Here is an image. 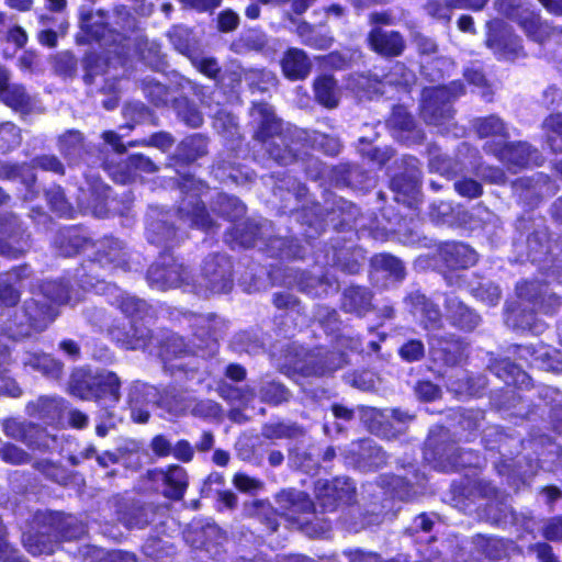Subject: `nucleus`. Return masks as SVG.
<instances>
[{"label":"nucleus","mask_w":562,"mask_h":562,"mask_svg":"<svg viewBox=\"0 0 562 562\" xmlns=\"http://www.w3.org/2000/svg\"><path fill=\"white\" fill-rule=\"evenodd\" d=\"M249 113L257 119L252 134L261 148L279 166H290L299 160L300 138L285 126L266 101H252Z\"/></svg>","instance_id":"obj_1"},{"label":"nucleus","mask_w":562,"mask_h":562,"mask_svg":"<svg viewBox=\"0 0 562 562\" xmlns=\"http://www.w3.org/2000/svg\"><path fill=\"white\" fill-rule=\"evenodd\" d=\"M86 533L85 524L76 516L60 512L36 513L33 531L24 546L32 555H50L63 541L80 539Z\"/></svg>","instance_id":"obj_2"},{"label":"nucleus","mask_w":562,"mask_h":562,"mask_svg":"<svg viewBox=\"0 0 562 562\" xmlns=\"http://www.w3.org/2000/svg\"><path fill=\"white\" fill-rule=\"evenodd\" d=\"M176 235L177 228L166 222H159L153 228H147L148 243L164 247L157 260L149 266L146 272V280L151 288L165 291L191 282L188 267L169 250Z\"/></svg>","instance_id":"obj_3"},{"label":"nucleus","mask_w":562,"mask_h":562,"mask_svg":"<svg viewBox=\"0 0 562 562\" xmlns=\"http://www.w3.org/2000/svg\"><path fill=\"white\" fill-rule=\"evenodd\" d=\"M518 305L510 310L509 318L517 328L532 329L537 313L553 315L561 305L560 297L548 293L546 284L536 279H522L515 285Z\"/></svg>","instance_id":"obj_4"},{"label":"nucleus","mask_w":562,"mask_h":562,"mask_svg":"<svg viewBox=\"0 0 562 562\" xmlns=\"http://www.w3.org/2000/svg\"><path fill=\"white\" fill-rule=\"evenodd\" d=\"M389 187L394 193L395 202L407 210L406 213L398 211L392 215L383 213V216L391 224V229L400 232L406 229L409 224L419 218L420 183L415 177L406 172H397L391 177Z\"/></svg>","instance_id":"obj_5"},{"label":"nucleus","mask_w":562,"mask_h":562,"mask_svg":"<svg viewBox=\"0 0 562 562\" xmlns=\"http://www.w3.org/2000/svg\"><path fill=\"white\" fill-rule=\"evenodd\" d=\"M188 487V472L176 463L165 468L148 469L143 474V493L159 495L171 502L182 501Z\"/></svg>","instance_id":"obj_6"},{"label":"nucleus","mask_w":562,"mask_h":562,"mask_svg":"<svg viewBox=\"0 0 562 562\" xmlns=\"http://www.w3.org/2000/svg\"><path fill=\"white\" fill-rule=\"evenodd\" d=\"M497 10L515 21L529 40L542 44L549 38V25L529 0H497Z\"/></svg>","instance_id":"obj_7"},{"label":"nucleus","mask_w":562,"mask_h":562,"mask_svg":"<svg viewBox=\"0 0 562 562\" xmlns=\"http://www.w3.org/2000/svg\"><path fill=\"white\" fill-rule=\"evenodd\" d=\"M484 44L498 60H515L526 56L521 38L499 18L486 22Z\"/></svg>","instance_id":"obj_8"},{"label":"nucleus","mask_w":562,"mask_h":562,"mask_svg":"<svg viewBox=\"0 0 562 562\" xmlns=\"http://www.w3.org/2000/svg\"><path fill=\"white\" fill-rule=\"evenodd\" d=\"M313 491L316 504L323 513H333L342 506L351 505L357 495L353 483L339 476L316 480Z\"/></svg>","instance_id":"obj_9"},{"label":"nucleus","mask_w":562,"mask_h":562,"mask_svg":"<svg viewBox=\"0 0 562 562\" xmlns=\"http://www.w3.org/2000/svg\"><path fill=\"white\" fill-rule=\"evenodd\" d=\"M346 363H348V359L345 352L317 346L297 361V372L305 378H321L333 374Z\"/></svg>","instance_id":"obj_10"},{"label":"nucleus","mask_w":562,"mask_h":562,"mask_svg":"<svg viewBox=\"0 0 562 562\" xmlns=\"http://www.w3.org/2000/svg\"><path fill=\"white\" fill-rule=\"evenodd\" d=\"M1 426L8 438L24 443L33 451L45 452L49 450L50 441L55 440V437L49 435L46 427L33 422L8 417L2 420Z\"/></svg>","instance_id":"obj_11"},{"label":"nucleus","mask_w":562,"mask_h":562,"mask_svg":"<svg viewBox=\"0 0 562 562\" xmlns=\"http://www.w3.org/2000/svg\"><path fill=\"white\" fill-rule=\"evenodd\" d=\"M461 454L457 440L451 437L450 431L443 426H440L438 431L427 438L424 456L436 468L446 470L458 467Z\"/></svg>","instance_id":"obj_12"},{"label":"nucleus","mask_w":562,"mask_h":562,"mask_svg":"<svg viewBox=\"0 0 562 562\" xmlns=\"http://www.w3.org/2000/svg\"><path fill=\"white\" fill-rule=\"evenodd\" d=\"M0 256L7 259H19L26 252L31 235L13 212L0 214Z\"/></svg>","instance_id":"obj_13"},{"label":"nucleus","mask_w":562,"mask_h":562,"mask_svg":"<svg viewBox=\"0 0 562 562\" xmlns=\"http://www.w3.org/2000/svg\"><path fill=\"white\" fill-rule=\"evenodd\" d=\"M201 277L204 286L212 293H228L234 285L233 263L225 255L210 254L203 260Z\"/></svg>","instance_id":"obj_14"},{"label":"nucleus","mask_w":562,"mask_h":562,"mask_svg":"<svg viewBox=\"0 0 562 562\" xmlns=\"http://www.w3.org/2000/svg\"><path fill=\"white\" fill-rule=\"evenodd\" d=\"M483 150L487 155L495 156L509 170H521L528 168L531 162V155L537 153L530 144L522 140L515 142H494L487 140L483 145Z\"/></svg>","instance_id":"obj_15"},{"label":"nucleus","mask_w":562,"mask_h":562,"mask_svg":"<svg viewBox=\"0 0 562 562\" xmlns=\"http://www.w3.org/2000/svg\"><path fill=\"white\" fill-rule=\"evenodd\" d=\"M88 267L94 265L111 272L132 270L133 259L123 243L114 237L104 238L101 246L87 259Z\"/></svg>","instance_id":"obj_16"},{"label":"nucleus","mask_w":562,"mask_h":562,"mask_svg":"<svg viewBox=\"0 0 562 562\" xmlns=\"http://www.w3.org/2000/svg\"><path fill=\"white\" fill-rule=\"evenodd\" d=\"M367 47L384 59L402 56L406 49L404 35L397 30L372 26L366 36Z\"/></svg>","instance_id":"obj_17"},{"label":"nucleus","mask_w":562,"mask_h":562,"mask_svg":"<svg viewBox=\"0 0 562 562\" xmlns=\"http://www.w3.org/2000/svg\"><path fill=\"white\" fill-rule=\"evenodd\" d=\"M404 303L414 315L419 314L420 326L426 331H436L443 328V315L437 303L420 291L409 292Z\"/></svg>","instance_id":"obj_18"},{"label":"nucleus","mask_w":562,"mask_h":562,"mask_svg":"<svg viewBox=\"0 0 562 562\" xmlns=\"http://www.w3.org/2000/svg\"><path fill=\"white\" fill-rule=\"evenodd\" d=\"M437 255L450 271L467 270L479 261V255L469 244L457 240L442 241L437 247Z\"/></svg>","instance_id":"obj_19"},{"label":"nucleus","mask_w":562,"mask_h":562,"mask_svg":"<svg viewBox=\"0 0 562 562\" xmlns=\"http://www.w3.org/2000/svg\"><path fill=\"white\" fill-rule=\"evenodd\" d=\"M30 164L27 161H11L0 159V180H19L24 187V191L19 199L22 202H31L38 198L37 176L35 172H27Z\"/></svg>","instance_id":"obj_20"},{"label":"nucleus","mask_w":562,"mask_h":562,"mask_svg":"<svg viewBox=\"0 0 562 562\" xmlns=\"http://www.w3.org/2000/svg\"><path fill=\"white\" fill-rule=\"evenodd\" d=\"M427 341L432 356L447 367L461 363L465 351L462 338L454 334L427 335Z\"/></svg>","instance_id":"obj_21"},{"label":"nucleus","mask_w":562,"mask_h":562,"mask_svg":"<svg viewBox=\"0 0 562 562\" xmlns=\"http://www.w3.org/2000/svg\"><path fill=\"white\" fill-rule=\"evenodd\" d=\"M207 144L209 138L200 133L182 138L175 153L169 157L170 166L179 171V169L192 165L207 154Z\"/></svg>","instance_id":"obj_22"},{"label":"nucleus","mask_w":562,"mask_h":562,"mask_svg":"<svg viewBox=\"0 0 562 562\" xmlns=\"http://www.w3.org/2000/svg\"><path fill=\"white\" fill-rule=\"evenodd\" d=\"M526 236L527 257L531 261H540L551 251V231L544 223L536 224L533 218L522 221Z\"/></svg>","instance_id":"obj_23"},{"label":"nucleus","mask_w":562,"mask_h":562,"mask_svg":"<svg viewBox=\"0 0 562 562\" xmlns=\"http://www.w3.org/2000/svg\"><path fill=\"white\" fill-rule=\"evenodd\" d=\"M549 181V176L538 172L531 177H519L514 179L510 187L519 202L532 210L538 207L542 202V188Z\"/></svg>","instance_id":"obj_24"},{"label":"nucleus","mask_w":562,"mask_h":562,"mask_svg":"<svg viewBox=\"0 0 562 562\" xmlns=\"http://www.w3.org/2000/svg\"><path fill=\"white\" fill-rule=\"evenodd\" d=\"M449 97L437 91V86L424 90L422 104L423 115L426 123L440 125L452 117L453 110Z\"/></svg>","instance_id":"obj_25"},{"label":"nucleus","mask_w":562,"mask_h":562,"mask_svg":"<svg viewBox=\"0 0 562 562\" xmlns=\"http://www.w3.org/2000/svg\"><path fill=\"white\" fill-rule=\"evenodd\" d=\"M443 307L450 324L460 330L472 331L481 322V316L454 294L446 295Z\"/></svg>","instance_id":"obj_26"},{"label":"nucleus","mask_w":562,"mask_h":562,"mask_svg":"<svg viewBox=\"0 0 562 562\" xmlns=\"http://www.w3.org/2000/svg\"><path fill=\"white\" fill-rule=\"evenodd\" d=\"M54 244L58 254L66 258L75 257L88 246H93L92 239L86 235L85 228L80 225L59 228Z\"/></svg>","instance_id":"obj_27"},{"label":"nucleus","mask_w":562,"mask_h":562,"mask_svg":"<svg viewBox=\"0 0 562 562\" xmlns=\"http://www.w3.org/2000/svg\"><path fill=\"white\" fill-rule=\"evenodd\" d=\"M80 29L83 33L82 43L86 44L102 43L109 40L115 41L114 34L120 35L111 29L102 11H98L97 16L90 10L81 12Z\"/></svg>","instance_id":"obj_28"},{"label":"nucleus","mask_w":562,"mask_h":562,"mask_svg":"<svg viewBox=\"0 0 562 562\" xmlns=\"http://www.w3.org/2000/svg\"><path fill=\"white\" fill-rule=\"evenodd\" d=\"M340 310L358 317L366 316L374 310L373 292L363 285L347 286L341 293Z\"/></svg>","instance_id":"obj_29"},{"label":"nucleus","mask_w":562,"mask_h":562,"mask_svg":"<svg viewBox=\"0 0 562 562\" xmlns=\"http://www.w3.org/2000/svg\"><path fill=\"white\" fill-rule=\"evenodd\" d=\"M176 213L179 220L192 228L210 232L215 226L205 203L199 196L190 201L183 199Z\"/></svg>","instance_id":"obj_30"},{"label":"nucleus","mask_w":562,"mask_h":562,"mask_svg":"<svg viewBox=\"0 0 562 562\" xmlns=\"http://www.w3.org/2000/svg\"><path fill=\"white\" fill-rule=\"evenodd\" d=\"M284 77L292 81L304 80L312 70L307 54L296 47H289L280 60Z\"/></svg>","instance_id":"obj_31"},{"label":"nucleus","mask_w":562,"mask_h":562,"mask_svg":"<svg viewBox=\"0 0 562 562\" xmlns=\"http://www.w3.org/2000/svg\"><path fill=\"white\" fill-rule=\"evenodd\" d=\"M261 226L247 218L235 222L225 232V241L232 247L252 248L260 238Z\"/></svg>","instance_id":"obj_32"},{"label":"nucleus","mask_w":562,"mask_h":562,"mask_svg":"<svg viewBox=\"0 0 562 562\" xmlns=\"http://www.w3.org/2000/svg\"><path fill=\"white\" fill-rule=\"evenodd\" d=\"M158 355L167 368L171 361L193 356L194 351L182 336L170 334L159 341Z\"/></svg>","instance_id":"obj_33"},{"label":"nucleus","mask_w":562,"mask_h":562,"mask_svg":"<svg viewBox=\"0 0 562 562\" xmlns=\"http://www.w3.org/2000/svg\"><path fill=\"white\" fill-rule=\"evenodd\" d=\"M23 312L27 326L35 331L45 330L55 318L49 304L34 299L24 302Z\"/></svg>","instance_id":"obj_34"},{"label":"nucleus","mask_w":562,"mask_h":562,"mask_svg":"<svg viewBox=\"0 0 562 562\" xmlns=\"http://www.w3.org/2000/svg\"><path fill=\"white\" fill-rule=\"evenodd\" d=\"M121 381L114 372L97 373L92 400L115 404L120 400Z\"/></svg>","instance_id":"obj_35"},{"label":"nucleus","mask_w":562,"mask_h":562,"mask_svg":"<svg viewBox=\"0 0 562 562\" xmlns=\"http://www.w3.org/2000/svg\"><path fill=\"white\" fill-rule=\"evenodd\" d=\"M490 370L493 374L508 384H520L526 387L531 385L530 376L509 358L495 359L491 362Z\"/></svg>","instance_id":"obj_36"},{"label":"nucleus","mask_w":562,"mask_h":562,"mask_svg":"<svg viewBox=\"0 0 562 562\" xmlns=\"http://www.w3.org/2000/svg\"><path fill=\"white\" fill-rule=\"evenodd\" d=\"M167 37L172 47L188 59L201 49L192 30L182 24L172 25L167 32Z\"/></svg>","instance_id":"obj_37"},{"label":"nucleus","mask_w":562,"mask_h":562,"mask_svg":"<svg viewBox=\"0 0 562 562\" xmlns=\"http://www.w3.org/2000/svg\"><path fill=\"white\" fill-rule=\"evenodd\" d=\"M95 376L88 368L74 369L68 381L69 393L80 400L91 401Z\"/></svg>","instance_id":"obj_38"},{"label":"nucleus","mask_w":562,"mask_h":562,"mask_svg":"<svg viewBox=\"0 0 562 562\" xmlns=\"http://www.w3.org/2000/svg\"><path fill=\"white\" fill-rule=\"evenodd\" d=\"M380 486L383 488L384 494L392 499L409 501L416 494L414 485L409 480L392 473L380 476Z\"/></svg>","instance_id":"obj_39"},{"label":"nucleus","mask_w":562,"mask_h":562,"mask_svg":"<svg viewBox=\"0 0 562 562\" xmlns=\"http://www.w3.org/2000/svg\"><path fill=\"white\" fill-rule=\"evenodd\" d=\"M139 322L124 321L109 329L115 344L127 350H136L140 346Z\"/></svg>","instance_id":"obj_40"},{"label":"nucleus","mask_w":562,"mask_h":562,"mask_svg":"<svg viewBox=\"0 0 562 562\" xmlns=\"http://www.w3.org/2000/svg\"><path fill=\"white\" fill-rule=\"evenodd\" d=\"M289 457L293 464L304 473H313L321 468L319 446L311 445L306 448H292Z\"/></svg>","instance_id":"obj_41"},{"label":"nucleus","mask_w":562,"mask_h":562,"mask_svg":"<svg viewBox=\"0 0 562 562\" xmlns=\"http://www.w3.org/2000/svg\"><path fill=\"white\" fill-rule=\"evenodd\" d=\"M313 90L316 101L327 108L334 109L338 105L337 82L333 75L323 74L315 78Z\"/></svg>","instance_id":"obj_42"},{"label":"nucleus","mask_w":562,"mask_h":562,"mask_svg":"<svg viewBox=\"0 0 562 562\" xmlns=\"http://www.w3.org/2000/svg\"><path fill=\"white\" fill-rule=\"evenodd\" d=\"M0 102L12 110L20 112H29L32 108L31 95L22 83L10 82L0 94Z\"/></svg>","instance_id":"obj_43"},{"label":"nucleus","mask_w":562,"mask_h":562,"mask_svg":"<svg viewBox=\"0 0 562 562\" xmlns=\"http://www.w3.org/2000/svg\"><path fill=\"white\" fill-rule=\"evenodd\" d=\"M297 34L303 45L314 49H327L334 42L331 36L308 22L297 25Z\"/></svg>","instance_id":"obj_44"},{"label":"nucleus","mask_w":562,"mask_h":562,"mask_svg":"<svg viewBox=\"0 0 562 562\" xmlns=\"http://www.w3.org/2000/svg\"><path fill=\"white\" fill-rule=\"evenodd\" d=\"M172 108L177 116L187 126L198 128L203 124V115L192 100L186 95L172 98Z\"/></svg>","instance_id":"obj_45"},{"label":"nucleus","mask_w":562,"mask_h":562,"mask_svg":"<svg viewBox=\"0 0 562 562\" xmlns=\"http://www.w3.org/2000/svg\"><path fill=\"white\" fill-rule=\"evenodd\" d=\"M251 507V515L263 526L267 533L271 535L279 529L281 514L269 502L256 499Z\"/></svg>","instance_id":"obj_46"},{"label":"nucleus","mask_w":562,"mask_h":562,"mask_svg":"<svg viewBox=\"0 0 562 562\" xmlns=\"http://www.w3.org/2000/svg\"><path fill=\"white\" fill-rule=\"evenodd\" d=\"M45 199L49 210L60 217H72L74 207L66 198L65 190L59 184H53L45 190Z\"/></svg>","instance_id":"obj_47"},{"label":"nucleus","mask_w":562,"mask_h":562,"mask_svg":"<svg viewBox=\"0 0 562 562\" xmlns=\"http://www.w3.org/2000/svg\"><path fill=\"white\" fill-rule=\"evenodd\" d=\"M33 468L38 471L46 480L60 486H66L71 481L69 471L59 462H53L47 459H40L33 462Z\"/></svg>","instance_id":"obj_48"},{"label":"nucleus","mask_w":562,"mask_h":562,"mask_svg":"<svg viewBox=\"0 0 562 562\" xmlns=\"http://www.w3.org/2000/svg\"><path fill=\"white\" fill-rule=\"evenodd\" d=\"M282 507L293 515L314 514L315 503L304 492L289 491L281 495Z\"/></svg>","instance_id":"obj_49"},{"label":"nucleus","mask_w":562,"mask_h":562,"mask_svg":"<svg viewBox=\"0 0 562 562\" xmlns=\"http://www.w3.org/2000/svg\"><path fill=\"white\" fill-rule=\"evenodd\" d=\"M278 83L276 75L267 68H246V86L251 92H267Z\"/></svg>","instance_id":"obj_50"},{"label":"nucleus","mask_w":562,"mask_h":562,"mask_svg":"<svg viewBox=\"0 0 562 562\" xmlns=\"http://www.w3.org/2000/svg\"><path fill=\"white\" fill-rule=\"evenodd\" d=\"M111 192L112 190L108 186H103L101 188L95 187L91 190L90 196L87 201V207L90 210L94 217H110Z\"/></svg>","instance_id":"obj_51"},{"label":"nucleus","mask_w":562,"mask_h":562,"mask_svg":"<svg viewBox=\"0 0 562 562\" xmlns=\"http://www.w3.org/2000/svg\"><path fill=\"white\" fill-rule=\"evenodd\" d=\"M261 435L269 440L294 439L302 436L303 430L296 423H284L280 420L263 424Z\"/></svg>","instance_id":"obj_52"},{"label":"nucleus","mask_w":562,"mask_h":562,"mask_svg":"<svg viewBox=\"0 0 562 562\" xmlns=\"http://www.w3.org/2000/svg\"><path fill=\"white\" fill-rule=\"evenodd\" d=\"M191 65L204 77L213 80L215 83L221 82L222 67L217 59L213 56H203L202 48L190 59Z\"/></svg>","instance_id":"obj_53"},{"label":"nucleus","mask_w":562,"mask_h":562,"mask_svg":"<svg viewBox=\"0 0 562 562\" xmlns=\"http://www.w3.org/2000/svg\"><path fill=\"white\" fill-rule=\"evenodd\" d=\"M143 93L148 103L155 108L166 106L172 102L170 87L154 80L143 79Z\"/></svg>","instance_id":"obj_54"},{"label":"nucleus","mask_w":562,"mask_h":562,"mask_svg":"<svg viewBox=\"0 0 562 562\" xmlns=\"http://www.w3.org/2000/svg\"><path fill=\"white\" fill-rule=\"evenodd\" d=\"M259 395L263 403L278 406L290 401L291 392L283 383L269 381L260 386Z\"/></svg>","instance_id":"obj_55"},{"label":"nucleus","mask_w":562,"mask_h":562,"mask_svg":"<svg viewBox=\"0 0 562 562\" xmlns=\"http://www.w3.org/2000/svg\"><path fill=\"white\" fill-rule=\"evenodd\" d=\"M475 131L480 138L498 136L504 139L509 137L507 127L502 119L496 115H488L477 119Z\"/></svg>","instance_id":"obj_56"},{"label":"nucleus","mask_w":562,"mask_h":562,"mask_svg":"<svg viewBox=\"0 0 562 562\" xmlns=\"http://www.w3.org/2000/svg\"><path fill=\"white\" fill-rule=\"evenodd\" d=\"M372 263L376 269L387 272L397 281H402L406 277V270L402 260L392 254H376L372 258Z\"/></svg>","instance_id":"obj_57"},{"label":"nucleus","mask_w":562,"mask_h":562,"mask_svg":"<svg viewBox=\"0 0 562 562\" xmlns=\"http://www.w3.org/2000/svg\"><path fill=\"white\" fill-rule=\"evenodd\" d=\"M81 61L83 68L82 80L87 86L93 85L95 78L105 72L106 63L102 58V56L97 52H87L83 55Z\"/></svg>","instance_id":"obj_58"},{"label":"nucleus","mask_w":562,"mask_h":562,"mask_svg":"<svg viewBox=\"0 0 562 562\" xmlns=\"http://www.w3.org/2000/svg\"><path fill=\"white\" fill-rule=\"evenodd\" d=\"M26 412L30 416L37 419H54L58 412V401L56 398L40 396L26 405Z\"/></svg>","instance_id":"obj_59"},{"label":"nucleus","mask_w":562,"mask_h":562,"mask_svg":"<svg viewBox=\"0 0 562 562\" xmlns=\"http://www.w3.org/2000/svg\"><path fill=\"white\" fill-rule=\"evenodd\" d=\"M54 74L66 79L75 77L78 68V59L70 50L59 52L52 57Z\"/></svg>","instance_id":"obj_60"},{"label":"nucleus","mask_w":562,"mask_h":562,"mask_svg":"<svg viewBox=\"0 0 562 562\" xmlns=\"http://www.w3.org/2000/svg\"><path fill=\"white\" fill-rule=\"evenodd\" d=\"M271 302L277 310L283 311L286 315H300L304 312V306L302 305L301 300L286 291L274 292L272 294Z\"/></svg>","instance_id":"obj_61"},{"label":"nucleus","mask_w":562,"mask_h":562,"mask_svg":"<svg viewBox=\"0 0 562 562\" xmlns=\"http://www.w3.org/2000/svg\"><path fill=\"white\" fill-rule=\"evenodd\" d=\"M30 169L27 172H34V169H40L42 171L53 172L58 176H65L66 168L61 160L55 155H37L31 161Z\"/></svg>","instance_id":"obj_62"},{"label":"nucleus","mask_w":562,"mask_h":562,"mask_svg":"<svg viewBox=\"0 0 562 562\" xmlns=\"http://www.w3.org/2000/svg\"><path fill=\"white\" fill-rule=\"evenodd\" d=\"M21 144L20 130L11 122L0 124V153L8 154Z\"/></svg>","instance_id":"obj_63"},{"label":"nucleus","mask_w":562,"mask_h":562,"mask_svg":"<svg viewBox=\"0 0 562 562\" xmlns=\"http://www.w3.org/2000/svg\"><path fill=\"white\" fill-rule=\"evenodd\" d=\"M397 353L404 362L414 363L425 358L426 349L420 339L411 338L401 345Z\"/></svg>","instance_id":"obj_64"}]
</instances>
